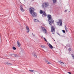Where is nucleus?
<instances>
[{"label": "nucleus", "instance_id": "nucleus-8", "mask_svg": "<svg viewBox=\"0 0 74 74\" xmlns=\"http://www.w3.org/2000/svg\"><path fill=\"white\" fill-rule=\"evenodd\" d=\"M26 29L27 31V33H29V32H30V29L27 26L26 27Z\"/></svg>", "mask_w": 74, "mask_h": 74}, {"label": "nucleus", "instance_id": "nucleus-5", "mask_svg": "<svg viewBox=\"0 0 74 74\" xmlns=\"http://www.w3.org/2000/svg\"><path fill=\"white\" fill-rule=\"evenodd\" d=\"M51 32L53 33V34H54L55 33V28L53 26L51 27Z\"/></svg>", "mask_w": 74, "mask_h": 74}, {"label": "nucleus", "instance_id": "nucleus-32", "mask_svg": "<svg viewBox=\"0 0 74 74\" xmlns=\"http://www.w3.org/2000/svg\"><path fill=\"white\" fill-rule=\"evenodd\" d=\"M52 39L53 40H54L53 38H52Z\"/></svg>", "mask_w": 74, "mask_h": 74}, {"label": "nucleus", "instance_id": "nucleus-13", "mask_svg": "<svg viewBox=\"0 0 74 74\" xmlns=\"http://www.w3.org/2000/svg\"><path fill=\"white\" fill-rule=\"evenodd\" d=\"M59 62L60 63V64H64V63L61 62V61H59Z\"/></svg>", "mask_w": 74, "mask_h": 74}, {"label": "nucleus", "instance_id": "nucleus-27", "mask_svg": "<svg viewBox=\"0 0 74 74\" xmlns=\"http://www.w3.org/2000/svg\"><path fill=\"white\" fill-rule=\"evenodd\" d=\"M67 11H68V10H65V11H64V12H67Z\"/></svg>", "mask_w": 74, "mask_h": 74}, {"label": "nucleus", "instance_id": "nucleus-29", "mask_svg": "<svg viewBox=\"0 0 74 74\" xmlns=\"http://www.w3.org/2000/svg\"><path fill=\"white\" fill-rule=\"evenodd\" d=\"M68 73L70 74H71V72H68Z\"/></svg>", "mask_w": 74, "mask_h": 74}, {"label": "nucleus", "instance_id": "nucleus-21", "mask_svg": "<svg viewBox=\"0 0 74 74\" xmlns=\"http://www.w3.org/2000/svg\"><path fill=\"white\" fill-rule=\"evenodd\" d=\"M12 48L14 50H15L16 49V48L15 47H13Z\"/></svg>", "mask_w": 74, "mask_h": 74}, {"label": "nucleus", "instance_id": "nucleus-36", "mask_svg": "<svg viewBox=\"0 0 74 74\" xmlns=\"http://www.w3.org/2000/svg\"><path fill=\"white\" fill-rule=\"evenodd\" d=\"M24 1H25V0H24Z\"/></svg>", "mask_w": 74, "mask_h": 74}, {"label": "nucleus", "instance_id": "nucleus-4", "mask_svg": "<svg viewBox=\"0 0 74 74\" xmlns=\"http://www.w3.org/2000/svg\"><path fill=\"white\" fill-rule=\"evenodd\" d=\"M60 25H59V24ZM57 25L58 26H62V20H59V22H57Z\"/></svg>", "mask_w": 74, "mask_h": 74}, {"label": "nucleus", "instance_id": "nucleus-16", "mask_svg": "<svg viewBox=\"0 0 74 74\" xmlns=\"http://www.w3.org/2000/svg\"><path fill=\"white\" fill-rule=\"evenodd\" d=\"M40 14H43V11H42V10H40Z\"/></svg>", "mask_w": 74, "mask_h": 74}, {"label": "nucleus", "instance_id": "nucleus-24", "mask_svg": "<svg viewBox=\"0 0 74 74\" xmlns=\"http://www.w3.org/2000/svg\"><path fill=\"white\" fill-rule=\"evenodd\" d=\"M71 56H72V57L73 58V59H74V55H73V54H71Z\"/></svg>", "mask_w": 74, "mask_h": 74}, {"label": "nucleus", "instance_id": "nucleus-9", "mask_svg": "<svg viewBox=\"0 0 74 74\" xmlns=\"http://www.w3.org/2000/svg\"><path fill=\"white\" fill-rule=\"evenodd\" d=\"M42 16H47V14L45 13V11H43V14H42Z\"/></svg>", "mask_w": 74, "mask_h": 74}, {"label": "nucleus", "instance_id": "nucleus-25", "mask_svg": "<svg viewBox=\"0 0 74 74\" xmlns=\"http://www.w3.org/2000/svg\"><path fill=\"white\" fill-rule=\"evenodd\" d=\"M62 32H63V33H65V30H62Z\"/></svg>", "mask_w": 74, "mask_h": 74}, {"label": "nucleus", "instance_id": "nucleus-18", "mask_svg": "<svg viewBox=\"0 0 74 74\" xmlns=\"http://www.w3.org/2000/svg\"><path fill=\"white\" fill-rule=\"evenodd\" d=\"M29 71L30 72H32V73H34V70H29Z\"/></svg>", "mask_w": 74, "mask_h": 74}, {"label": "nucleus", "instance_id": "nucleus-28", "mask_svg": "<svg viewBox=\"0 0 74 74\" xmlns=\"http://www.w3.org/2000/svg\"><path fill=\"white\" fill-rule=\"evenodd\" d=\"M69 51H71V48H69Z\"/></svg>", "mask_w": 74, "mask_h": 74}, {"label": "nucleus", "instance_id": "nucleus-20", "mask_svg": "<svg viewBox=\"0 0 74 74\" xmlns=\"http://www.w3.org/2000/svg\"><path fill=\"white\" fill-rule=\"evenodd\" d=\"M40 47H41L42 48H45V46L43 45L42 46L41 45H40Z\"/></svg>", "mask_w": 74, "mask_h": 74}, {"label": "nucleus", "instance_id": "nucleus-7", "mask_svg": "<svg viewBox=\"0 0 74 74\" xmlns=\"http://www.w3.org/2000/svg\"><path fill=\"white\" fill-rule=\"evenodd\" d=\"M20 8L21 11H22V12H23V11H24V10H23V7L22 6V5H21Z\"/></svg>", "mask_w": 74, "mask_h": 74}, {"label": "nucleus", "instance_id": "nucleus-26", "mask_svg": "<svg viewBox=\"0 0 74 74\" xmlns=\"http://www.w3.org/2000/svg\"><path fill=\"white\" fill-rule=\"evenodd\" d=\"M14 57H16V54H14Z\"/></svg>", "mask_w": 74, "mask_h": 74}, {"label": "nucleus", "instance_id": "nucleus-30", "mask_svg": "<svg viewBox=\"0 0 74 74\" xmlns=\"http://www.w3.org/2000/svg\"><path fill=\"white\" fill-rule=\"evenodd\" d=\"M58 34V35H59V36H60V34H59V33H57Z\"/></svg>", "mask_w": 74, "mask_h": 74}, {"label": "nucleus", "instance_id": "nucleus-31", "mask_svg": "<svg viewBox=\"0 0 74 74\" xmlns=\"http://www.w3.org/2000/svg\"><path fill=\"white\" fill-rule=\"evenodd\" d=\"M54 41H55V40H54Z\"/></svg>", "mask_w": 74, "mask_h": 74}, {"label": "nucleus", "instance_id": "nucleus-23", "mask_svg": "<svg viewBox=\"0 0 74 74\" xmlns=\"http://www.w3.org/2000/svg\"><path fill=\"white\" fill-rule=\"evenodd\" d=\"M34 57H35L36 58H37V56L35 54L34 55Z\"/></svg>", "mask_w": 74, "mask_h": 74}, {"label": "nucleus", "instance_id": "nucleus-11", "mask_svg": "<svg viewBox=\"0 0 74 74\" xmlns=\"http://www.w3.org/2000/svg\"><path fill=\"white\" fill-rule=\"evenodd\" d=\"M45 61L46 63H47V64H51V63L48 62V60H45Z\"/></svg>", "mask_w": 74, "mask_h": 74}, {"label": "nucleus", "instance_id": "nucleus-17", "mask_svg": "<svg viewBox=\"0 0 74 74\" xmlns=\"http://www.w3.org/2000/svg\"><path fill=\"white\" fill-rule=\"evenodd\" d=\"M34 19V21L35 22H39V21L37 19Z\"/></svg>", "mask_w": 74, "mask_h": 74}, {"label": "nucleus", "instance_id": "nucleus-19", "mask_svg": "<svg viewBox=\"0 0 74 74\" xmlns=\"http://www.w3.org/2000/svg\"><path fill=\"white\" fill-rule=\"evenodd\" d=\"M65 30L66 31V32H67V28L66 27V25L65 26Z\"/></svg>", "mask_w": 74, "mask_h": 74}, {"label": "nucleus", "instance_id": "nucleus-33", "mask_svg": "<svg viewBox=\"0 0 74 74\" xmlns=\"http://www.w3.org/2000/svg\"><path fill=\"white\" fill-rule=\"evenodd\" d=\"M51 38H52V36H51Z\"/></svg>", "mask_w": 74, "mask_h": 74}, {"label": "nucleus", "instance_id": "nucleus-2", "mask_svg": "<svg viewBox=\"0 0 74 74\" xmlns=\"http://www.w3.org/2000/svg\"><path fill=\"white\" fill-rule=\"evenodd\" d=\"M47 18L48 19L49 23L50 25H51L52 23H53L54 21L53 20V19L52 18V16L50 14H48L47 15Z\"/></svg>", "mask_w": 74, "mask_h": 74}, {"label": "nucleus", "instance_id": "nucleus-37", "mask_svg": "<svg viewBox=\"0 0 74 74\" xmlns=\"http://www.w3.org/2000/svg\"><path fill=\"white\" fill-rule=\"evenodd\" d=\"M13 55H14V54H13Z\"/></svg>", "mask_w": 74, "mask_h": 74}, {"label": "nucleus", "instance_id": "nucleus-34", "mask_svg": "<svg viewBox=\"0 0 74 74\" xmlns=\"http://www.w3.org/2000/svg\"><path fill=\"white\" fill-rule=\"evenodd\" d=\"M33 1H34V0H32Z\"/></svg>", "mask_w": 74, "mask_h": 74}, {"label": "nucleus", "instance_id": "nucleus-3", "mask_svg": "<svg viewBox=\"0 0 74 74\" xmlns=\"http://www.w3.org/2000/svg\"><path fill=\"white\" fill-rule=\"evenodd\" d=\"M49 6V3L48 2H45L42 5V8H44V9L46 8L47 7H48Z\"/></svg>", "mask_w": 74, "mask_h": 74}, {"label": "nucleus", "instance_id": "nucleus-12", "mask_svg": "<svg viewBox=\"0 0 74 74\" xmlns=\"http://www.w3.org/2000/svg\"><path fill=\"white\" fill-rule=\"evenodd\" d=\"M17 43L18 45V47H19L20 46H21V45L20 44V43H19V41H17Z\"/></svg>", "mask_w": 74, "mask_h": 74}, {"label": "nucleus", "instance_id": "nucleus-14", "mask_svg": "<svg viewBox=\"0 0 74 74\" xmlns=\"http://www.w3.org/2000/svg\"><path fill=\"white\" fill-rule=\"evenodd\" d=\"M5 64H7L8 65H12L11 64L8 63V62H5Z\"/></svg>", "mask_w": 74, "mask_h": 74}, {"label": "nucleus", "instance_id": "nucleus-22", "mask_svg": "<svg viewBox=\"0 0 74 74\" xmlns=\"http://www.w3.org/2000/svg\"><path fill=\"white\" fill-rule=\"evenodd\" d=\"M45 40V41H46V42H48V41H47V39H45V38H43Z\"/></svg>", "mask_w": 74, "mask_h": 74}, {"label": "nucleus", "instance_id": "nucleus-10", "mask_svg": "<svg viewBox=\"0 0 74 74\" xmlns=\"http://www.w3.org/2000/svg\"><path fill=\"white\" fill-rule=\"evenodd\" d=\"M49 47L51 49H52V48H53V46H52V45L51 44H50V43H49Z\"/></svg>", "mask_w": 74, "mask_h": 74}, {"label": "nucleus", "instance_id": "nucleus-35", "mask_svg": "<svg viewBox=\"0 0 74 74\" xmlns=\"http://www.w3.org/2000/svg\"><path fill=\"white\" fill-rule=\"evenodd\" d=\"M32 34H33H33L32 33Z\"/></svg>", "mask_w": 74, "mask_h": 74}, {"label": "nucleus", "instance_id": "nucleus-15", "mask_svg": "<svg viewBox=\"0 0 74 74\" xmlns=\"http://www.w3.org/2000/svg\"><path fill=\"white\" fill-rule=\"evenodd\" d=\"M53 3H56V1H57V0H53Z\"/></svg>", "mask_w": 74, "mask_h": 74}, {"label": "nucleus", "instance_id": "nucleus-1", "mask_svg": "<svg viewBox=\"0 0 74 74\" xmlns=\"http://www.w3.org/2000/svg\"><path fill=\"white\" fill-rule=\"evenodd\" d=\"M34 9V8H31L29 9V12L31 15H32L33 18H36L37 16V13L34 12L33 10Z\"/></svg>", "mask_w": 74, "mask_h": 74}, {"label": "nucleus", "instance_id": "nucleus-6", "mask_svg": "<svg viewBox=\"0 0 74 74\" xmlns=\"http://www.w3.org/2000/svg\"><path fill=\"white\" fill-rule=\"evenodd\" d=\"M42 32H43L44 33H47V30L44 27H42Z\"/></svg>", "mask_w": 74, "mask_h": 74}]
</instances>
